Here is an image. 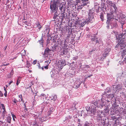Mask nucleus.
<instances>
[{"label":"nucleus","mask_w":126,"mask_h":126,"mask_svg":"<svg viewBox=\"0 0 126 126\" xmlns=\"http://www.w3.org/2000/svg\"><path fill=\"white\" fill-rule=\"evenodd\" d=\"M78 121L79 122H80V119H78Z\"/></svg>","instance_id":"052dcab7"},{"label":"nucleus","mask_w":126,"mask_h":126,"mask_svg":"<svg viewBox=\"0 0 126 126\" xmlns=\"http://www.w3.org/2000/svg\"><path fill=\"white\" fill-rule=\"evenodd\" d=\"M105 111H107L108 110V109L107 108H106L105 109Z\"/></svg>","instance_id":"0e129e2a"},{"label":"nucleus","mask_w":126,"mask_h":126,"mask_svg":"<svg viewBox=\"0 0 126 126\" xmlns=\"http://www.w3.org/2000/svg\"><path fill=\"white\" fill-rule=\"evenodd\" d=\"M126 17L124 15H123V18L121 17L119 18V21L122 24V26H123V25L125 24L126 22V19L125 18Z\"/></svg>","instance_id":"0eeeda50"},{"label":"nucleus","mask_w":126,"mask_h":126,"mask_svg":"<svg viewBox=\"0 0 126 126\" xmlns=\"http://www.w3.org/2000/svg\"><path fill=\"white\" fill-rule=\"evenodd\" d=\"M98 108H102L104 105V102L103 101L102 98L101 100L98 101Z\"/></svg>","instance_id":"9d476101"},{"label":"nucleus","mask_w":126,"mask_h":126,"mask_svg":"<svg viewBox=\"0 0 126 126\" xmlns=\"http://www.w3.org/2000/svg\"><path fill=\"white\" fill-rule=\"evenodd\" d=\"M96 38L95 36L92 37L91 38V40L92 41H94L95 40Z\"/></svg>","instance_id":"ea45409f"},{"label":"nucleus","mask_w":126,"mask_h":126,"mask_svg":"<svg viewBox=\"0 0 126 126\" xmlns=\"http://www.w3.org/2000/svg\"><path fill=\"white\" fill-rule=\"evenodd\" d=\"M11 118L10 117L8 116L7 118V121L9 123H11Z\"/></svg>","instance_id":"7c9ffc66"},{"label":"nucleus","mask_w":126,"mask_h":126,"mask_svg":"<svg viewBox=\"0 0 126 126\" xmlns=\"http://www.w3.org/2000/svg\"><path fill=\"white\" fill-rule=\"evenodd\" d=\"M61 55H66L68 52L67 48H61Z\"/></svg>","instance_id":"423d86ee"},{"label":"nucleus","mask_w":126,"mask_h":126,"mask_svg":"<svg viewBox=\"0 0 126 126\" xmlns=\"http://www.w3.org/2000/svg\"><path fill=\"white\" fill-rule=\"evenodd\" d=\"M64 15H65L63 13L61 14V16H62V19L64 17Z\"/></svg>","instance_id":"8fccbe9b"},{"label":"nucleus","mask_w":126,"mask_h":126,"mask_svg":"<svg viewBox=\"0 0 126 126\" xmlns=\"http://www.w3.org/2000/svg\"><path fill=\"white\" fill-rule=\"evenodd\" d=\"M93 75H90L88 77L90 78L91 76H92Z\"/></svg>","instance_id":"338daca9"},{"label":"nucleus","mask_w":126,"mask_h":126,"mask_svg":"<svg viewBox=\"0 0 126 126\" xmlns=\"http://www.w3.org/2000/svg\"><path fill=\"white\" fill-rule=\"evenodd\" d=\"M88 22H90L92 20V19H93L94 17L93 15V13H89L88 14Z\"/></svg>","instance_id":"4468645a"},{"label":"nucleus","mask_w":126,"mask_h":126,"mask_svg":"<svg viewBox=\"0 0 126 126\" xmlns=\"http://www.w3.org/2000/svg\"><path fill=\"white\" fill-rule=\"evenodd\" d=\"M77 59V56L76 57H74L73 58V60H76Z\"/></svg>","instance_id":"49530a36"},{"label":"nucleus","mask_w":126,"mask_h":126,"mask_svg":"<svg viewBox=\"0 0 126 126\" xmlns=\"http://www.w3.org/2000/svg\"><path fill=\"white\" fill-rule=\"evenodd\" d=\"M58 67L61 69H62L63 66L65 65L64 60H60L58 63Z\"/></svg>","instance_id":"39448f33"},{"label":"nucleus","mask_w":126,"mask_h":126,"mask_svg":"<svg viewBox=\"0 0 126 126\" xmlns=\"http://www.w3.org/2000/svg\"><path fill=\"white\" fill-rule=\"evenodd\" d=\"M21 79V77H18L16 83V84L18 85L20 83V81Z\"/></svg>","instance_id":"cd10ccee"},{"label":"nucleus","mask_w":126,"mask_h":126,"mask_svg":"<svg viewBox=\"0 0 126 126\" xmlns=\"http://www.w3.org/2000/svg\"><path fill=\"white\" fill-rule=\"evenodd\" d=\"M37 62V61L36 60H34L33 62V63H32L34 65L36 64V63Z\"/></svg>","instance_id":"79ce46f5"},{"label":"nucleus","mask_w":126,"mask_h":126,"mask_svg":"<svg viewBox=\"0 0 126 126\" xmlns=\"http://www.w3.org/2000/svg\"><path fill=\"white\" fill-rule=\"evenodd\" d=\"M90 67V66L89 65H85V66H84L85 68H89Z\"/></svg>","instance_id":"37998d69"},{"label":"nucleus","mask_w":126,"mask_h":126,"mask_svg":"<svg viewBox=\"0 0 126 126\" xmlns=\"http://www.w3.org/2000/svg\"><path fill=\"white\" fill-rule=\"evenodd\" d=\"M1 106L2 107H4V104H1Z\"/></svg>","instance_id":"680f3d73"},{"label":"nucleus","mask_w":126,"mask_h":126,"mask_svg":"<svg viewBox=\"0 0 126 126\" xmlns=\"http://www.w3.org/2000/svg\"><path fill=\"white\" fill-rule=\"evenodd\" d=\"M57 3L54 2H51L50 4V8L52 12H55L56 10V4Z\"/></svg>","instance_id":"f03ea898"},{"label":"nucleus","mask_w":126,"mask_h":126,"mask_svg":"<svg viewBox=\"0 0 126 126\" xmlns=\"http://www.w3.org/2000/svg\"><path fill=\"white\" fill-rule=\"evenodd\" d=\"M40 115H38V117L39 118H40V120L41 122H43L44 121H45L47 120L46 117H41V116Z\"/></svg>","instance_id":"a211bd4d"},{"label":"nucleus","mask_w":126,"mask_h":126,"mask_svg":"<svg viewBox=\"0 0 126 126\" xmlns=\"http://www.w3.org/2000/svg\"><path fill=\"white\" fill-rule=\"evenodd\" d=\"M14 74V71L13 69H12L10 73L7 75V77L9 78H10L12 77Z\"/></svg>","instance_id":"f3484780"},{"label":"nucleus","mask_w":126,"mask_h":126,"mask_svg":"<svg viewBox=\"0 0 126 126\" xmlns=\"http://www.w3.org/2000/svg\"><path fill=\"white\" fill-rule=\"evenodd\" d=\"M121 50H123L122 52V56H124L126 54V49H123V48H121Z\"/></svg>","instance_id":"c756f323"},{"label":"nucleus","mask_w":126,"mask_h":126,"mask_svg":"<svg viewBox=\"0 0 126 126\" xmlns=\"http://www.w3.org/2000/svg\"><path fill=\"white\" fill-rule=\"evenodd\" d=\"M40 42H41V45H42V47H43V42L42 41H40Z\"/></svg>","instance_id":"4d7b16f0"},{"label":"nucleus","mask_w":126,"mask_h":126,"mask_svg":"<svg viewBox=\"0 0 126 126\" xmlns=\"http://www.w3.org/2000/svg\"><path fill=\"white\" fill-rule=\"evenodd\" d=\"M57 96L56 95H54L53 96V97L52 98V100L53 101H55L57 99Z\"/></svg>","instance_id":"4c0bfd02"},{"label":"nucleus","mask_w":126,"mask_h":126,"mask_svg":"<svg viewBox=\"0 0 126 126\" xmlns=\"http://www.w3.org/2000/svg\"><path fill=\"white\" fill-rule=\"evenodd\" d=\"M12 115L13 118V120L14 121H15V118H16V116L13 114H12Z\"/></svg>","instance_id":"c9c22d12"},{"label":"nucleus","mask_w":126,"mask_h":126,"mask_svg":"<svg viewBox=\"0 0 126 126\" xmlns=\"http://www.w3.org/2000/svg\"><path fill=\"white\" fill-rule=\"evenodd\" d=\"M105 114L102 111H99L97 113V117L99 118V119H100V118H102V117H104L105 116Z\"/></svg>","instance_id":"6e6552de"},{"label":"nucleus","mask_w":126,"mask_h":126,"mask_svg":"<svg viewBox=\"0 0 126 126\" xmlns=\"http://www.w3.org/2000/svg\"><path fill=\"white\" fill-rule=\"evenodd\" d=\"M7 91L5 92V93L4 94V95L5 96V97H6L7 96Z\"/></svg>","instance_id":"603ef678"},{"label":"nucleus","mask_w":126,"mask_h":126,"mask_svg":"<svg viewBox=\"0 0 126 126\" xmlns=\"http://www.w3.org/2000/svg\"><path fill=\"white\" fill-rule=\"evenodd\" d=\"M13 82V81L12 80L9 83V85H10Z\"/></svg>","instance_id":"864d4df0"},{"label":"nucleus","mask_w":126,"mask_h":126,"mask_svg":"<svg viewBox=\"0 0 126 126\" xmlns=\"http://www.w3.org/2000/svg\"><path fill=\"white\" fill-rule=\"evenodd\" d=\"M3 96V94L0 91V97H2Z\"/></svg>","instance_id":"a18cd8bd"},{"label":"nucleus","mask_w":126,"mask_h":126,"mask_svg":"<svg viewBox=\"0 0 126 126\" xmlns=\"http://www.w3.org/2000/svg\"><path fill=\"white\" fill-rule=\"evenodd\" d=\"M18 97L19 98H20V99H21V100L22 101V102H24V101L23 100L22 95V94H20V95H18Z\"/></svg>","instance_id":"2f4dec72"},{"label":"nucleus","mask_w":126,"mask_h":126,"mask_svg":"<svg viewBox=\"0 0 126 126\" xmlns=\"http://www.w3.org/2000/svg\"><path fill=\"white\" fill-rule=\"evenodd\" d=\"M123 63H126V58H124L123 59Z\"/></svg>","instance_id":"c03bdc74"},{"label":"nucleus","mask_w":126,"mask_h":126,"mask_svg":"<svg viewBox=\"0 0 126 126\" xmlns=\"http://www.w3.org/2000/svg\"><path fill=\"white\" fill-rule=\"evenodd\" d=\"M52 112V111H51V110H49L48 112L49 113V114H51V112Z\"/></svg>","instance_id":"5fc2aeb1"},{"label":"nucleus","mask_w":126,"mask_h":126,"mask_svg":"<svg viewBox=\"0 0 126 126\" xmlns=\"http://www.w3.org/2000/svg\"><path fill=\"white\" fill-rule=\"evenodd\" d=\"M64 32H65V33H68L67 37V38L69 39L71 35L72 34V29L71 28H69L67 26L64 28Z\"/></svg>","instance_id":"f257e3e1"},{"label":"nucleus","mask_w":126,"mask_h":126,"mask_svg":"<svg viewBox=\"0 0 126 126\" xmlns=\"http://www.w3.org/2000/svg\"><path fill=\"white\" fill-rule=\"evenodd\" d=\"M89 22L86 21H86L84 19H82L81 20H79V26L80 27H83L86 24V23H88L87 22Z\"/></svg>","instance_id":"9b49d317"},{"label":"nucleus","mask_w":126,"mask_h":126,"mask_svg":"<svg viewBox=\"0 0 126 126\" xmlns=\"http://www.w3.org/2000/svg\"><path fill=\"white\" fill-rule=\"evenodd\" d=\"M110 11H111V14L108 13L107 14V20L106 22V23L109 24L110 20L111 19H112L113 17V16L112 14L113 12H111V9H110Z\"/></svg>","instance_id":"20e7f679"},{"label":"nucleus","mask_w":126,"mask_h":126,"mask_svg":"<svg viewBox=\"0 0 126 126\" xmlns=\"http://www.w3.org/2000/svg\"><path fill=\"white\" fill-rule=\"evenodd\" d=\"M12 100L13 102H14L15 103H16V105H17V102H21V101L20 99H19L18 100H17L16 98H14V99H12Z\"/></svg>","instance_id":"b1692460"},{"label":"nucleus","mask_w":126,"mask_h":126,"mask_svg":"<svg viewBox=\"0 0 126 126\" xmlns=\"http://www.w3.org/2000/svg\"><path fill=\"white\" fill-rule=\"evenodd\" d=\"M111 118L112 120L116 121V120H117L116 117L115 116H112L111 117Z\"/></svg>","instance_id":"e433bc0d"},{"label":"nucleus","mask_w":126,"mask_h":126,"mask_svg":"<svg viewBox=\"0 0 126 126\" xmlns=\"http://www.w3.org/2000/svg\"><path fill=\"white\" fill-rule=\"evenodd\" d=\"M123 44L122 43V42H119L117 44V45L115 47H125V46L122 47V45H123Z\"/></svg>","instance_id":"a878e982"},{"label":"nucleus","mask_w":126,"mask_h":126,"mask_svg":"<svg viewBox=\"0 0 126 126\" xmlns=\"http://www.w3.org/2000/svg\"><path fill=\"white\" fill-rule=\"evenodd\" d=\"M63 4H60L59 5V9L61 12L62 11H63L64 10V8L63 7Z\"/></svg>","instance_id":"412c9836"},{"label":"nucleus","mask_w":126,"mask_h":126,"mask_svg":"<svg viewBox=\"0 0 126 126\" xmlns=\"http://www.w3.org/2000/svg\"><path fill=\"white\" fill-rule=\"evenodd\" d=\"M92 106L96 108V107L98 108V101H95L94 103L92 104Z\"/></svg>","instance_id":"4be33fe9"},{"label":"nucleus","mask_w":126,"mask_h":126,"mask_svg":"<svg viewBox=\"0 0 126 126\" xmlns=\"http://www.w3.org/2000/svg\"><path fill=\"white\" fill-rule=\"evenodd\" d=\"M17 40V39L16 38H15L14 40V42H15V41H16V40Z\"/></svg>","instance_id":"e2e57ef3"},{"label":"nucleus","mask_w":126,"mask_h":126,"mask_svg":"<svg viewBox=\"0 0 126 126\" xmlns=\"http://www.w3.org/2000/svg\"><path fill=\"white\" fill-rule=\"evenodd\" d=\"M81 124L78 125V126H81Z\"/></svg>","instance_id":"774afa93"},{"label":"nucleus","mask_w":126,"mask_h":126,"mask_svg":"<svg viewBox=\"0 0 126 126\" xmlns=\"http://www.w3.org/2000/svg\"><path fill=\"white\" fill-rule=\"evenodd\" d=\"M45 95L44 94H41L40 95V96L41 97H42V96H44V95Z\"/></svg>","instance_id":"bf43d9fd"},{"label":"nucleus","mask_w":126,"mask_h":126,"mask_svg":"<svg viewBox=\"0 0 126 126\" xmlns=\"http://www.w3.org/2000/svg\"><path fill=\"white\" fill-rule=\"evenodd\" d=\"M53 51V50L49 49V48H47L45 50V52L44 53L43 55H47V56H45L47 57V55L49 53H51V52H52Z\"/></svg>","instance_id":"1a4fd4ad"},{"label":"nucleus","mask_w":126,"mask_h":126,"mask_svg":"<svg viewBox=\"0 0 126 126\" xmlns=\"http://www.w3.org/2000/svg\"><path fill=\"white\" fill-rule=\"evenodd\" d=\"M111 25L112 27L113 28H115L117 27V24L116 21H115L114 23H112L111 24Z\"/></svg>","instance_id":"aec40b11"},{"label":"nucleus","mask_w":126,"mask_h":126,"mask_svg":"<svg viewBox=\"0 0 126 126\" xmlns=\"http://www.w3.org/2000/svg\"><path fill=\"white\" fill-rule=\"evenodd\" d=\"M52 38L51 36L50 37H48V38L47 40V44L48 43H50V40H52Z\"/></svg>","instance_id":"c85d7f7f"},{"label":"nucleus","mask_w":126,"mask_h":126,"mask_svg":"<svg viewBox=\"0 0 126 126\" xmlns=\"http://www.w3.org/2000/svg\"><path fill=\"white\" fill-rule=\"evenodd\" d=\"M9 63H8L7 64H2V65H1V66H6V65H9Z\"/></svg>","instance_id":"09e8293b"},{"label":"nucleus","mask_w":126,"mask_h":126,"mask_svg":"<svg viewBox=\"0 0 126 126\" xmlns=\"http://www.w3.org/2000/svg\"><path fill=\"white\" fill-rule=\"evenodd\" d=\"M123 36H124L125 35L126 36V31H124L121 34Z\"/></svg>","instance_id":"58836bf2"},{"label":"nucleus","mask_w":126,"mask_h":126,"mask_svg":"<svg viewBox=\"0 0 126 126\" xmlns=\"http://www.w3.org/2000/svg\"><path fill=\"white\" fill-rule=\"evenodd\" d=\"M82 1H83V2H86L87 1H88V0H81Z\"/></svg>","instance_id":"13d9d810"},{"label":"nucleus","mask_w":126,"mask_h":126,"mask_svg":"<svg viewBox=\"0 0 126 126\" xmlns=\"http://www.w3.org/2000/svg\"><path fill=\"white\" fill-rule=\"evenodd\" d=\"M37 66L38 67V68L39 69H41V67L40 66V65L39 63H38V64L37 65Z\"/></svg>","instance_id":"de8ad7c7"},{"label":"nucleus","mask_w":126,"mask_h":126,"mask_svg":"<svg viewBox=\"0 0 126 126\" xmlns=\"http://www.w3.org/2000/svg\"><path fill=\"white\" fill-rule=\"evenodd\" d=\"M81 84V83H80V82L77 81L75 84V88L76 89L78 88L79 87V86Z\"/></svg>","instance_id":"5701e85b"},{"label":"nucleus","mask_w":126,"mask_h":126,"mask_svg":"<svg viewBox=\"0 0 126 126\" xmlns=\"http://www.w3.org/2000/svg\"><path fill=\"white\" fill-rule=\"evenodd\" d=\"M115 90L117 92H119L122 89V86L121 85L118 84L117 85L115 88Z\"/></svg>","instance_id":"ddd939ff"},{"label":"nucleus","mask_w":126,"mask_h":126,"mask_svg":"<svg viewBox=\"0 0 126 126\" xmlns=\"http://www.w3.org/2000/svg\"><path fill=\"white\" fill-rule=\"evenodd\" d=\"M123 36L121 34H120V35H118V38L119 39V40H120V41H121V40L122 39V38H123Z\"/></svg>","instance_id":"473e14b6"},{"label":"nucleus","mask_w":126,"mask_h":126,"mask_svg":"<svg viewBox=\"0 0 126 126\" xmlns=\"http://www.w3.org/2000/svg\"><path fill=\"white\" fill-rule=\"evenodd\" d=\"M2 109L3 110V111H6L5 110V107L4 106L3 107H2Z\"/></svg>","instance_id":"3c124183"},{"label":"nucleus","mask_w":126,"mask_h":126,"mask_svg":"<svg viewBox=\"0 0 126 126\" xmlns=\"http://www.w3.org/2000/svg\"><path fill=\"white\" fill-rule=\"evenodd\" d=\"M101 86H102V87L104 86V84H101Z\"/></svg>","instance_id":"69168bd1"},{"label":"nucleus","mask_w":126,"mask_h":126,"mask_svg":"<svg viewBox=\"0 0 126 126\" xmlns=\"http://www.w3.org/2000/svg\"><path fill=\"white\" fill-rule=\"evenodd\" d=\"M51 62V61L50 60V61L49 60H48L47 61H45V63H47V64H46V65L45 66H44V67L46 69H48V66L49 65V64Z\"/></svg>","instance_id":"6ab92c4d"},{"label":"nucleus","mask_w":126,"mask_h":126,"mask_svg":"<svg viewBox=\"0 0 126 126\" xmlns=\"http://www.w3.org/2000/svg\"><path fill=\"white\" fill-rule=\"evenodd\" d=\"M118 18L117 17V18H115V19H114V18H113V20H118Z\"/></svg>","instance_id":"6e6d98bb"},{"label":"nucleus","mask_w":126,"mask_h":126,"mask_svg":"<svg viewBox=\"0 0 126 126\" xmlns=\"http://www.w3.org/2000/svg\"><path fill=\"white\" fill-rule=\"evenodd\" d=\"M110 48H106V49H105V56L104 55L103 56L104 57H105L107 55V54L110 51Z\"/></svg>","instance_id":"dca6fc26"},{"label":"nucleus","mask_w":126,"mask_h":126,"mask_svg":"<svg viewBox=\"0 0 126 126\" xmlns=\"http://www.w3.org/2000/svg\"><path fill=\"white\" fill-rule=\"evenodd\" d=\"M108 4L111 7V12H115L116 9H117L116 7V6L115 4L114 3H113L110 0L108 1Z\"/></svg>","instance_id":"7ed1b4c3"},{"label":"nucleus","mask_w":126,"mask_h":126,"mask_svg":"<svg viewBox=\"0 0 126 126\" xmlns=\"http://www.w3.org/2000/svg\"><path fill=\"white\" fill-rule=\"evenodd\" d=\"M50 30V28L49 26L46 27V30L44 31V33L45 34H49Z\"/></svg>","instance_id":"2eb2a0df"},{"label":"nucleus","mask_w":126,"mask_h":126,"mask_svg":"<svg viewBox=\"0 0 126 126\" xmlns=\"http://www.w3.org/2000/svg\"><path fill=\"white\" fill-rule=\"evenodd\" d=\"M90 124V123H88V122H86L83 126H89Z\"/></svg>","instance_id":"72a5a7b5"},{"label":"nucleus","mask_w":126,"mask_h":126,"mask_svg":"<svg viewBox=\"0 0 126 126\" xmlns=\"http://www.w3.org/2000/svg\"><path fill=\"white\" fill-rule=\"evenodd\" d=\"M53 2L57 3H59L60 2L59 0H53Z\"/></svg>","instance_id":"a19ab883"},{"label":"nucleus","mask_w":126,"mask_h":126,"mask_svg":"<svg viewBox=\"0 0 126 126\" xmlns=\"http://www.w3.org/2000/svg\"><path fill=\"white\" fill-rule=\"evenodd\" d=\"M96 108L95 107H93V108L91 110V112L94 114L96 113Z\"/></svg>","instance_id":"bb28decb"},{"label":"nucleus","mask_w":126,"mask_h":126,"mask_svg":"<svg viewBox=\"0 0 126 126\" xmlns=\"http://www.w3.org/2000/svg\"><path fill=\"white\" fill-rule=\"evenodd\" d=\"M6 111H3V112L2 113V115L1 117H0V119L3 120L4 118V117L5 116V114L6 113Z\"/></svg>","instance_id":"393cba45"},{"label":"nucleus","mask_w":126,"mask_h":126,"mask_svg":"<svg viewBox=\"0 0 126 126\" xmlns=\"http://www.w3.org/2000/svg\"><path fill=\"white\" fill-rule=\"evenodd\" d=\"M100 18L101 19V20L102 21H103L104 20V16L103 15V14H101L100 15Z\"/></svg>","instance_id":"f704fd0d"},{"label":"nucleus","mask_w":126,"mask_h":126,"mask_svg":"<svg viewBox=\"0 0 126 126\" xmlns=\"http://www.w3.org/2000/svg\"><path fill=\"white\" fill-rule=\"evenodd\" d=\"M53 18L54 19V21H58L59 19H58L59 16H58V13L57 11L55 12Z\"/></svg>","instance_id":"f8f14e48"}]
</instances>
